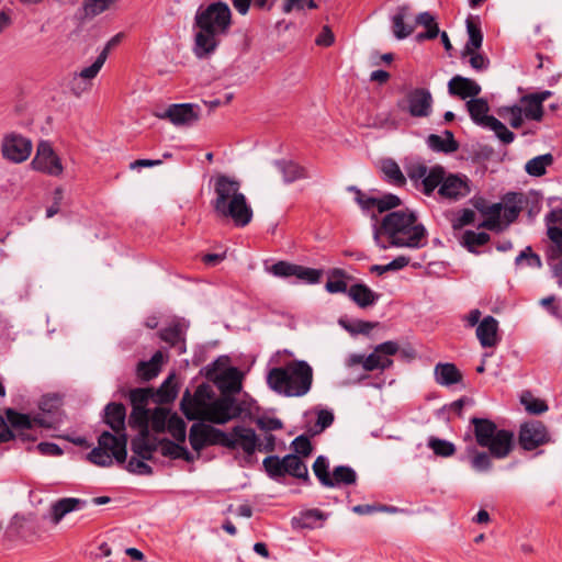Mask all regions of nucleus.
<instances>
[{
  "mask_svg": "<svg viewBox=\"0 0 562 562\" xmlns=\"http://www.w3.org/2000/svg\"><path fill=\"white\" fill-rule=\"evenodd\" d=\"M426 237L425 226L409 210L390 212L373 226L374 243L382 250L391 247L418 249L426 245Z\"/></svg>",
  "mask_w": 562,
  "mask_h": 562,
  "instance_id": "f257e3e1",
  "label": "nucleus"
},
{
  "mask_svg": "<svg viewBox=\"0 0 562 562\" xmlns=\"http://www.w3.org/2000/svg\"><path fill=\"white\" fill-rule=\"evenodd\" d=\"M180 405L188 419L218 425L226 424L241 414L235 398L228 395L215 396L211 386L205 383L199 385L193 395L186 391Z\"/></svg>",
  "mask_w": 562,
  "mask_h": 562,
  "instance_id": "f03ea898",
  "label": "nucleus"
},
{
  "mask_svg": "<svg viewBox=\"0 0 562 562\" xmlns=\"http://www.w3.org/2000/svg\"><path fill=\"white\" fill-rule=\"evenodd\" d=\"M231 24L232 12L226 3L200 5L194 16V55L207 58L214 54L222 38L228 34Z\"/></svg>",
  "mask_w": 562,
  "mask_h": 562,
  "instance_id": "7ed1b4c3",
  "label": "nucleus"
},
{
  "mask_svg": "<svg viewBox=\"0 0 562 562\" xmlns=\"http://www.w3.org/2000/svg\"><path fill=\"white\" fill-rule=\"evenodd\" d=\"M212 207L220 218L231 220L237 227L247 226L252 220V209L241 192L240 182L226 175L213 179Z\"/></svg>",
  "mask_w": 562,
  "mask_h": 562,
  "instance_id": "20e7f679",
  "label": "nucleus"
},
{
  "mask_svg": "<svg viewBox=\"0 0 562 562\" xmlns=\"http://www.w3.org/2000/svg\"><path fill=\"white\" fill-rule=\"evenodd\" d=\"M313 368L304 360H293L282 367L272 368L267 383L276 393L286 397H302L313 385Z\"/></svg>",
  "mask_w": 562,
  "mask_h": 562,
  "instance_id": "39448f33",
  "label": "nucleus"
},
{
  "mask_svg": "<svg viewBox=\"0 0 562 562\" xmlns=\"http://www.w3.org/2000/svg\"><path fill=\"white\" fill-rule=\"evenodd\" d=\"M470 423L479 447L487 449L495 459H505L510 454L515 446L513 431L498 428L487 418L472 417Z\"/></svg>",
  "mask_w": 562,
  "mask_h": 562,
  "instance_id": "423d86ee",
  "label": "nucleus"
},
{
  "mask_svg": "<svg viewBox=\"0 0 562 562\" xmlns=\"http://www.w3.org/2000/svg\"><path fill=\"white\" fill-rule=\"evenodd\" d=\"M551 95L552 92L549 90L521 95L518 104L502 108L499 115L508 121L513 128L521 127L524 120L540 122L544 114L542 103Z\"/></svg>",
  "mask_w": 562,
  "mask_h": 562,
  "instance_id": "0eeeda50",
  "label": "nucleus"
},
{
  "mask_svg": "<svg viewBox=\"0 0 562 562\" xmlns=\"http://www.w3.org/2000/svg\"><path fill=\"white\" fill-rule=\"evenodd\" d=\"M126 446V432L103 431L98 438V446L88 453L87 459L92 464L103 468L111 467L113 460L124 463L127 457Z\"/></svg>",
  "mask_w": 562,
  "mask_h": 562,
  "instance_id": "6e6552de",
  "label": "nucleus"
},
{
  "mask_svg": "<svg viewBox=\"0 0 562 562\" xmlns=\"http://www.w3.org/2000/svg\"><path fill=\"white\" fill-rule=\"evenodd\" d=\"M467 108L471 119L476 124L493 131L502 143L510 144L514 142L515 134L509 131L499 120L487 115L488 104L484 99L475 97L467 102Z\"/></svg>",
  "mask_w": 562,
  "mask_h": 562,
  "instance_id": "1a4fd4ad",
  "label": "nucleus"
},
{
  "mask_svg": "<svg viewBox=\"0 0 562 562\" xmlns=\"http://www.w3.org/2000/svg\"><path fill=\"white\" fill-rule=\"evenodd\" d=\"M131 427L138 428L139 434L132 440V451L134 454L142 457L143 459H150L149 446H147L149 435V411L144 407H133L128 418Z\"/></svg>",
  "mask_w": 562,
  "mask_h": 562,
  "instance_id": "9d476101",
  "label": "nucleus"
},
{
  "mask_svg": "<svg viewBox=\"0 0 562 562\" xmlns=\"http://www.w3.org/2000/svg\"><path fill=\"white\" fill-rule=\"evenodd\" d=\"M31 165L34 170L52 177H58L64 171L60 158L47 140H41L37 144L36 154Z\"/></svg>",
  "mask_w": 562,
  "mask_h": 562,
  "instance_id": "9b49d317",
  "label": "nucleus"
},
{
  "mask_svg": "<svg viewBox=\"0 0 562 562\" xmlns=\"http://www.w3.org/2000/svg\"><path fill=\"white\" fill-rule=\"evenodd\" d=\"M155 115L161 120H169L176 126H190L199 120L200 108L192 103L171 104Z\"/></svg>",
  "mask_w": 562,
  "mask_h": 562,
  "instance_id": "f8f14e48",
  "label": "nucleus"
},
{
  "mask_svg": "<svg viewBox=\"0 0 562 562\" xmlns=\"http://www.w3.org/2000/svg\"><path fill=\"white\" fill-rule=\"evenodd\" d=\"M1 150L5 159L20 164L30 157L32 142L21 135H8L2 140Z\"/></svg>",
  "mask_w": 562,
  "mask_h": 562,
  "instance_id": "ddd939ff",
  "label": "nucleus"
},
{
  "mask_svg": "<svg viewBox=\"0 0 562 562\" xmlns=\"http://www.w3.org/2000/svg\"><path fill=\"white\" fill-rule=\"evenodd\" d=\"M518 438L525 450H533L550 440L546 426L539 420L522 424Z\"/></svg>",
  "mask_w": 562,
  "mask_h": 562,
  "instance_id": "4468645a",
  "label": "nucleus"
},
{
  "mask_svg": "<svg viewBox=\"0 0 562 562\" xmlns=\"http://www.w3.org/2000/svg\"><path fill=\"white\" fill-rule=\"evenodd\" d=\"M406 110L414 117H427L432 109V95L424 88H416L409 91L405 98Z\"/></svg>",
  "mask_w": 562,
  "mask_h": 562,
  "instance_id": "2eb2a0df",
  "label": "nucleus"
},
{
  "mask_svg": "<svg viewBox=\"0 0 562 562\" xmlns=\"http://www.w3.org/2000/svg\"><path fill=\"white\" fill-rule=\"evenodd\" d=\"M348 190L355 193V200L363 211L376 209L379 213H383L401 204V199L394 194H386L382 198H372L367 196L355 186L349 187Z\"/></svg>",
  "mask_w": 562,
  "mask_h": 562,
  "instance_id": "dca6fc26",
  "label": "nucleus"
},
{
  "mask_svg": "<svg viewBox=\"0 0 562 562\" xmlns=\"http://www.w3.org/2000/svg\"><path fill=\"white\" fill-rule=\"evenodd\" d=\"M10 428L15 434V439L24 442H34L37 440V435L32 432L31 415L19 413L13 408H8L4 412Z\"/></svg>",
  "mask_w": 562,
  "mask_h": 562,
  "instance_id": "f3484780",
  "label": "nucleus"
},
{
  "mask_svg": "<svg viewBox=\"0 0 562 562\" xmlns=\"http://www.w3.org/2000/svg\"><path fill=\"white\" fill-rule=\"evenodd\" d=\"M471 189L467 177L449 173L445 175V180L438 189V194L446 200L457 201L468 194Z\"/></svg>",
  "mask_w": 562,
  "mask_h": 562,
  "instance_id": "a211bd4d",
  "label": "nucleus"
},
{
  "mask_svg": "<svg viewBox=\"0 0 562 562\" xmlns=\"http://www.w3.org/2000/svg\"><path fill=\"white\" fill-rule=\"evenodd\" d=\"M147 446L151 448L150 459L153 458V453L155 451H159L162 456L169 457L171 459H184L187 461L192 459L190 452L184 447L168 439L150 437L148 438Z\"/></svg>",
  "mask_w": 562,
  "mask_h": 562,
  "instance_id": "6ab92c4d",
  "label": "nucleus"
},
{
  "mask_svg": "<svg viewBox=\"0 0 562 562\" xmlns=\"http://www.w3.org/2000/svg\"><path fill=\"white\" fill-rule=\"evenodd\" d=\"M448 92L450 95L459 97L461 99L475 98L481 93L480 85L467 77L457 75L448 82Z\"/></svg>",
  "mask_w": 562,
  "mask_h": 562,
  "instance_id": "aec40b11",
  "label": "nucleus"
},
{
  "mask_svg": "<svg viewBox=\"0 0 562 562\" xmlns=\"http://www.w3.org/2000/svg\"><path fill=\"white\" fill-rule=\"evenodd\" d=\"M476 337L483 348L495 347L499 341L497 319L485 316L476 327Z\"/></svg>",
  "mask_w": 562,
  "mask_h": 562,
  "instance_id": "412c9836",
  "label": "nucleus"
},
{
  "mask_svg": "<svg viewBox=\"0 0 562 562\" xmlns=\"http://www.w3.org/2000/svg\"><path fill=\"white\" fill-rule=\"evenodd\" d=\"M229 436L234 445L228 446V448L234 449L240 447L247 456H251L258 449V438L255 431L250 428L236 426L233 428Z\"/></svg>",
  "mask_w": 562,
  "mask_h": 562,
  "instance_id": "4be33fe9",
  "label": "nucleus"
},
{
  "mask_svg": "<svg viewBox=\"0 0 562 562\" xmlns=\"http://www.w3.org/2000/svg\"><path fill=\"white\" fill-rule=\"evenodd\" d=\"M473 205L479 212L486 216L480 224V227L491 231H498L501 228V203L487 205L484 199L477 198L474 199Z\"/></svg>",
  "mask_w": 562,
  "mask_h": 562,
  "instance_id": "5701e85b",
  "label": "nucleus"
},
{
  "mask_svg": "<svg viewBox=\"0 0 562 562\" xmlns=\"http://www.w3.org/2000/svg\"><path fill=\"white\" fill-rule=\"evenodd\" d=\"M85 499L75 497L61 498L50 506L49 519L54 525H58L60 520L69 513L79 510L86 506Z\"/></svg>",
  "mask_w": 562,
  "mask_h": 562,
  "instance_id": "b1692460",
  "label": "nucleus"
},
{
  "mask_svg": "<svg viewBox=\"0 0 562 562\" xmlns=\"http://www.w3.org/2000/svg\"><path fill=\"white\" fill-rule=\"evenodd\" d=\"M85 499L75 497L61 498L50 506L49 519L54 525H58L60 520L69 513L79 510L86 506Z\"/></svg>",
  "mask_w": 562,
  "mask_h": 562,
  "instance_id": "393cba45",
  "label": "nucleus"
},
{
  "mask_svg": "<svg viewBox=\"0 0 562 562\" xmlns=\"http://www.w3.org/2000/svg\"><path fill=\"white\" fill-rule=\"evenodd\" d=\"M327 515L317 508L306 509L301 512L297 516L292 518L293 528L299 529H314L316 527L322 526L324 520H326Z\"/></svg>",
  "mask_w": 562,
  "mask_h": 562,
  "instance_id": "a878e982",
  "label": "nucleus"
},
{
  "mask_svg": "<svg viewBox=\"0 0 562 562\" xmlns=\"http://www.w3.org/2000/svg\"><path fill=\"white\" fill-rule=\"evenodd\" d=\"M348 296L361 308L375 304L380 297L378 293L363 283L351 285L348 290Z\"/></svg>",
  "mask_w": 562,
  "mask_h": 562,
  "instance_id": "bb28decb",
  "label": "nucleus"
},
{
  "mask_svg": "<svg viewBox=\"0 0 562 562\" xmlns=\"http://www.w3.org/2000/svg\"><path fill=\"white\" fill-rule=\"evenodd\" d=\"M125 416L126 411L122 404L106 405L104 422L114 432H125Z\"/></svg>",
  "mask_w": 562,
  "mask_h": 562,
  "instance_id": "cd10ccee",
  "label": "nucleus"
},
{
  "mask_svg": "<svg viewBox=\"0 0 562 562\" xmlns=\"http://www.w3.org/2000/svg\"><path fill=\"white\" fill-rule=\"evenodd\" d=\"M435 380L438 384L450 386L462 380V374L453 363H438L434 370Z\"/></svg>",
  "mask_w": 562,
  "mask_h": 562,
  "instance_id": "c85d7f7f",
  "label": "nucleus"
},
{
  "mask_svg": "<svg viewBox=\"0 0 562 562\" xmlns=\"http://www.w3.org/2000/svg\"><path fill=\"white\" fill-rule=\"evenodd\" d=\"M446 170L442 166H434L431 167L426 176L424 177L423 181L419 183V191L423 192L425 195L430 196L434 191L441 186L442 181L445 180Z\"/></svg>",
  "mask_w": 562,
  "mask_h": 562,
  "instance_id": "c756f323",
  "label": "nucleus"
},
{
  "mask_svg": "<svg viewBox=\"0 0 562 562\" xmlns=\"http://www.w3.org/2000/svg\"><path fill=\"white\" fill-rule=\"evenodd\" d=\"M517 194L510 193L507 194L504 202L501 203V229L507 227L510 223H513L519 215L521 211L520 202L516 201Z\"/></svg>",
  "mask_w": 562,
  "mask_h": 562,
  "instance_id": "7c9ffc66",
  "label": "nucleus"
},
{
  "mask_svg": "<svg viewBox=\"0 0 562 562\" xmlns=\"http://www.w3.org/2000/svg\"><path fill=\"white\" fill-rule=\"evenodd\" d=\"M241 379L243 373L237 368L231 367L218 376L217 382L224 393L234 394L240 392Z\"/></svg>",
  "mask_w": 562,
  "mask_h": 562,
  "instance_id": "2f4dec72",
  "label": "nucleus"
},
{
  "mask_svg": "<svg viewBox=\"0 0 562 562\" xmlns=\"http://www.w3.org/2000/svg\"><path fill=\"white\" fill-rule=\"evenodd\" d=\"M186 326L180 323L172 324L160 331V338L172 347H178L179 352L186 351L184 347Z\"/></svg>",
  "mask_w": 562,
  "mask_h": 562,
  "instance_id": "473e14b6",
  "label": "nucleus"
},
{
  "mask_svg": "<svg viewBox=\"0 0 562 562\" xmlns=\"http://www.w3.org/2000/svg\"><path fill=\"white\" fill-rule=\"evenodd\" d=\"M409 15V8L402 5L397 8L396 13L392 18V29L397 40H403L414 32V25L406 24L405 19Z\"/></svg>",
  "mask_w": 562,
  "mask_h": 562,
  "instance_id": "72a5a7b5",
  "label": "nucleus"
},
{
  "mask_svg": "<svg viewBox=\"0 0 562 562\" xmlns=\"http://www.w3.org/2000/svg\"><path fill=\"white\" fill-rule=\"evenodd\" d=\"M162 360V352L156 351L150 360L138 363L137 375L144 381H149L156 378L161 370Z\"/></svg>",
  "mask_w": 562,
  "mask_h": 562,
  "instance_id": "f704fd0d",
  "label": "nucleus"
},
{
  "mask_svg": "<svg viewBox=\"0 0 562 562\" xmlns=\"http://www.w3.org/2000/svg\"><path fill=\"white\" fill-rule=\"evenodd\" d=\"M427 144L432 150L442 153H453L459 148V145L450 131H446L443 136L430 134L427 138Z\"/></svg>",
  "mask_w": 562,
  "mask_h": 562,
  "instance_id": "c9c22d12",
  "label": "nucleus"
},
{
  "mask_svg": "<svg viewBox=\"0 0 562 562\" xmlns=\"http://www.w3.org/2000/svg\"><path fill=\"white\" fill-rule=\"evenodd\" d=\"M416 25L423 26L426 29V32L419 33L416 36L418 42L425 40H434L439 35L438 23L436 22V18L428 11L419 13L415 19Z\"/></svg>",
  "mask_w": 562,
  "mask_h": 562,
  "instance_id": "e433bc0d",
  "label": "nucleus"
},
{
  "mask_svg": "<svg viewBox=\"0 0 562 562\" xmlns=\"http://www.w3.org/2000/svg\"><path fill=\"white\" fill-rule=\"evenodd\" d=\"M274 167L278 170V172L282 175L283 181L285 183H290L297 179H304L308 177L306 170L303 167L294 164L293 161H276Z\"/></svg>",
  "mask_w": 562,
  "mask_h": 562,
  "instance_id": "4c0bfd02",
  "label": "nucleus"
},
{
  "mask_svg": "<svg viewBox=\"0 0 562 562\" xmlns=\"http://www.w3.org/2000/svg\"><path fill=\"white\" fill-rule=\"evenodd\" d=\"M467 453L472 469L476 472H487L492 469V456L490 452L480 451L475 447L467 448Z\"/></svg>",
  "mask_w": 562,
  "mask_h": 562,
  "instance_id": "58836bf2",
  "label": "nucleus"
},
{
  "mask_svg": "<svg viewBox=\"0 0 562 562\" xmlns=\"http://www.w3.org/2000/svg\"><path fill=\"white\" fill-rule=\"evenodd\" d=\"M282 463H284V475L290 474L297 479H304L305 481L308 480L307 467L299 456L286 454L282 458Z\"/></svg>",
  "mask_w": 562,
  "mask_h": 562,
  "instance_id": "ea45409f",
  "label": "nucleus"
},
{
  "mask_svg": "<svg viewBox=\"0 0 562 562\" xmlns=\"http://www.w3.org/2000/svg\"><path fill=\"white\" fill-rule=\"evenodd\" d=\"M553 156L548 153L528 160L525 165V171L532 177H541L547 172V168L553 164Z\"/></svg>",
  "mask_w": 562,
  "mask_h": 562,
  "instance_id": "a19ab883",
  "label": "nucleus"
},
{
  "mask_svg": "<svg viewBox=\"0 0 562 562\" xmlns=\"http://www.w3.org/2000/svg\"><path fill=\"white\" fill-rule=\"evenodd\" d=\"M331 485L326 487H336L340 485H351L357 481L356 471L347 465L336 467L330 475Z\"/></svg>",
  "mask_w": 562,
  "mask_h": 562,
  "instance_id": "79ce46f5",
  "label": "nucleus"
},
{
  "mask_svg": "<svg viewBox=\"0 0 562 562\" xmlns=\"http://www.w3.org/2000/svg\"><path fill=\"white\" fill-rule=\"evenodd\" d=\"M467 32L469 35L468 42L462 50L471 53L472 50H479L483 43V34L480 24L473 21V19L467 20Z\"/></svg>",
  "mask_w": 562,
  "mask_h": 562,
  "instance_id": "37998d69",
  "label": "nucleus"
},
{
  "mask_svg": "<svg viewBox=\"0 0 562 562\" xmlns=\"http://www.w3.org/2000/svg\"><path fill=\"white\" fill-rule=\"evenodd\" d=\"M207 432H210V430L206 429L205 424L196 423L191 426L189 441L193 450L199 452L207 446Z\"/></svg>",
  "mask_w": 562,
  "mask_h": 562,
  "instance_id": "c03bdc74",
  "label": "nucleus"
},
{
  "mask_svg": "<svg viewBox=\"0 0 562 562\" xmlns=\"http://www.w3.org/2000/svg\"><path fill=\"white\" fill-rule=\"evenodd\" d=\"M490 240V235L484 232L465 231L461 238V245L469 251L476 254V247L485 245Z\"/></svg>",
  "mask_w": 562,
  "mask_h": 562,
  "instance_id": "a18cd8bd",
  "label": "nucleus"
},
{
  "mask_svg": "<svg viewBox=\"0 0 562 562\" xmlns=\"http://www.w3.org/2000/svg\"><path fill=\"white\" fill-rule=\"evenodd\" d=\"M382 172L385 176V179L395 186H403L406 182V179L400 168V166L392 159H386L382 161L381 166Z\"/></svg>",
  "mask_w": 562,
  "mask_h": 562,
  "instance_id": "49530a36",
  "label": "nucleus"
},
{
  "mask_svg": "<svg viewBox=\"0 0 562 562\" xmlns=\"http://www.w3.org/2000/svg\"><path fill=\"white\" fill-rule=\"evenodd\" d=\"M548 236L552 241V246L549 249V258L558 259L562 257V227L549 225Z\"/></svg>",
  "mask_w": 562,
  "mask_h": 562,
  "instance_id": "de8ad7c7",
  "label": "nucleus"
},
{
  "mask_svg": "<svg viewBox=\"0 0 562 562\" xmlns=\"http://www.w3.org/2000/svg\"><path fill=\"white\" fill-rule=\"evenodd\" d=\"M428 447L436 456L442 458H448L456 453V447L452 442L437 437H430L428 439Z\"/></svg>",
  "mask_w": 562,
  "mask_h": 562,
  "instance_id": "09e8293b",
  "label": "nucleus"
},
{
  "mask_svg": "<svg viewBox=\"0 0 562 562\" xmlns=\"http://www.w3.org/2000/svg\"><path fill=\"white\" fill-rule=\"evenodd\" d=\"M393 361L381 355L379 351H376V348H374L373 352L370 353L368 357H366L364 361V370L366 371H373L376 369L384 370L389 367H391Z\"/></svg>",
  "mask_w": 562,
  "mask_h": 562,
  "instance_id": "8fccbe9b",
  "label": "nucleus"
},
{
  "mask_svg": "<svg viewBox=\"0 0 562 562\" xmlns=\"http://www.w3.org/2000/svg\"><path fill=\"white\" fill-rule=\"evenodd\" d=\"M171 414L168 409L164 407H157L151 416H149V422L151 425V428L156 432H164L168 425V419L170 418Z\"/></svg>",
  "mask_w": 562,
  "mask_h": 562,
  "instance_id": "3c124183",
  "label": "nucleus"
},
{
  "mask_svg": "<svg viewBox=\"0 0 562 562\" xmlns=\"http://www.w3.org/2000/svg\"><path fill=\"white\" fill-rule=\"evenodd\" d=\"M328 468L329 462L324 456H318L313 464L314 474L324 486L331 485Z\"/></svg>",
  "mask_w": 562,
  "mask_h": 562,
  "instance_id": "603ef678",
  "label": "nucleus"
},
{
  "mask_svg": "<svg viewBox=\"0 0 562 562\" xmlns=\"http://www.w3.org/2000/svg\"><path fill=\"white\" fill-rule=\"evenodd\" d=\"M461 58H468L470 66L476 71H484L490 66V59L479 50H472L471 53L462 50Z\"/></svg>",
  "mask_w": 562,
  "mask_h": 562,
  "instance_id": "864d4df0",
  "label": "nucleus"
},
{
  "mask_svg": "<svg viewBox=\"0 0 562 562\" xmlns=\"http://www.w3.org/2000/svg\"><path fill=\"white\" fill-rule=\"evenodd\" d=\"M166 430L178 441L183 442L186 440V423L182 418L176 414L171 415L168 419Z\"/></svg>",
  "mask_w": 562,
  "mask_h": 562,
  "instance_id": "5fc2aeb1",
  "label": "nucleus"
},
{
  "mask_svg": "<svg viewBox=\"0 0 562 562\" xmlns=\"http://www.w3.org/2000/svg\"><path fill=\"white\" fill-rule=\"evenodd\" d=\"M105 60H106V50L105 52H101L99 54V56L97 57V59L93 61L92 65H90L89 67L83 68L77 75L79 77L83 78L85 80H88V81L92 82V80L97 77V75L99 74L100 69L104 65Z\"/></svg>",
  "mask_w": 562,
  "mask_h": 562,
  "instance_id": "6e6d98bb",
  "label": "nucleus"
},
{
  "mask_svg": "<svg viewBox=\"0 0 562 562\" xmlns=\"http://www.w3.org/2000/svg\"><path fill=\"white\" fill-rule=\"evenodd\" d=\"M263 467L267 471V473L273 477H281L284 476V463H282V459H280L277 456H269L265 458L263 460Z\"/></svg>",
  "mask_w": 562,
  "mask_h": 562,
  "instance_id": "4d7b16f0",
  "label": "nucleus"
},
{
  "mask_svg": "<svg viewBox=\"0 0 562 562\" xmlns=\"http://www.w3.org/2000/svg\"><path fill=\"white\" fill-rule=\"evenodd\" d=\"M206 429L210 430V432H207V438H206L207 446L221 443L225 447H228V446L234 445L229 434H226V432H224L217 428H214L213 426H210V425H206Z\"/></svg>",
  "mask_w": 562,
  "mask_h": 562,
  "instance_id": "13d9d810",
  "label": "nucleus"
},
{
  "mask_svg": "<svg viewBox=\"0 0 562 562\" xmlns=\"http://www.w3.org/2000/svg\"><path fill=\"white\" fill-rule=\"evenodd\" d=\"M147 459L135 454L127 463V470L137 475H150L153 473L151 468L145 462Z\"/></svg>",
  "mask_w": 562,
  "mask_h": 562,
  "instance_id": "bf43d9fd",
  "label": "nucleus"
},
{
  "mask_svg": "<svg viewBox=\"0 0 562 562\" xmlns=\"http://www.w3.org/2000/svg\"><path fill=\"white\" fill-rule=\"evenodd\" d=\"M521 403L524 404L526 411L530 414L539 415L548 411V405L544 401L536 398L531 395L522 396Z\"/></svg>",
  "mask_w": 562,
  "mask_h": 562,
  "instance_id": "052dcab7",
  "label": "nucleus"
},
{
  "mask_svg": "<svg viewBox=\"0 0 562 562\" xmlns=\"http://www.w3.org/2000/svg\"><path fill=\"white\" fill-rule=\"evenodd\" d=\"M430 168L423 164H413L406 168V172L416 189H419V183L423 181L427 171Z\"/></svg>",
  "mask_w": 562,
  "mask_h": 562,
  "instance_id": "680f3d73",
  "label": "nucleus"
},
{
  "mask_svg": "<svg viewBox=\"0 0 562 562\" xmlns=\"http://www.w3.org/2000/svg\"><path fill=\"white\" fill-rule=\"evenodd\" d=\"M115 0H85L83 8L87 15H98L105 11Z\"/></svg>",
  "mask_w": 562,
  "mask_h": 562,
  "instance_id": "e2e57ef3",
  "label": "nucleus"
},
{
  "mask_svg": "<svg viewBox=\"0 0 562 562\" xmlns=\"http://www.w3.org/2000/svg\"><path fill=\"white\" fill-rule=\"evenodd\" d=\"M153 396V393L148 389H134L130 392V400L133 407H144L148 403V400Z\"/></svg>",
  "mask_w": 562,
  "mask_h": 562,
  "instance_id": "0e129e2a",
  "label": "nucleus"
},
{
  "mask_svg": "<svg viewBox=\"0 0 562 562\" xmlns=\"http://www.w3.org/2000/svg\"><path fill=\"white\" fill-rule=\"evenodd\" d=\"M294 277L299 280L305 281L306 283L313 284L319 281L321 271L296 265Z\"/></svg>",
  "mask_w": 562,
  "mask_h": 562,
  "instance_id": "69168bd1",
  "label": "nucleus"
},
{
  "mask_svg": "<svg viewBox=\"0 0 562 562\" xmlns=\"http://www.w3.org/2000/svg\"><path fill=\"white\" fill-rule=\"evenodd\" d=\"M339 324L351 334H369L375 327L374 323L366 321L348 324L346 321L340 319Z\"/></svg>",
  "mask_w": 562,
  "mask_h": 562,
  "instance_id": "338daca9",
  "label": "nucleus"
},
{
  "mask_svg": "<svg viewBox=\"0 0 562 562\" xmlns=\"http://www.w3.org/2000/svg\"><path fill=\"white\" fill-rule=\"evenodd\" d=\"M475 220V213L470 209H463L452 220L451 225L453 229H461L462 227L470 225Z\"/></svg>",
  "mask_w": 562,
  "mask_h": 562,
  "instance_id": "774afa93",
  "label": "nucleus"
}]
</instances>
